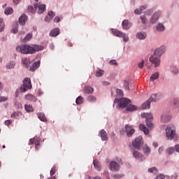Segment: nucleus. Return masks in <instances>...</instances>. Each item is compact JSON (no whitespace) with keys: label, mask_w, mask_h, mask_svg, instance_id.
<instances>
[{"label":"nucleus","mask_w":179,"mask_h":179,"mask_svg":"<svg viewBox=\"0 0 179 179\" xmlns=\"http://www.w3.org/2000/svg\"><path fill=\"white\" fill-rule=\"evenodd\" d=\"M16 50L21 54H35L38 51H43L44 46L40 45H19L17 46Z\"/></svg>","instance_id":"obj_1"},{"label":"nucleus","mask_w":179,"mask_h":179,"mask_svg":"<svg viewBox=\"0 0 179 179\" xmlns=\"http://www.w3.org/2000/svg\"><path fill=\"white\" fill-rule=\"evenodd\" d=\"M114 103H117V106L119 108H125L128 104H130L131 99L128 98H115L114 100Z\"/></svg>","instance_id":"obj_2"},{"label":"nucleus","mask_w":179,"mask_h":179,"mask_svg":"<svg viewBox=\"0 0 179 179\" xmlns=\"http://www.w3.org/2000/svg\"><path fill=\"white\" fill-rule=\"evenodd\" d=\"M141 117L143 118H145L146 126L150 129H152V128H153V123L152 122V120H153V115L149 113H141Z\"/></svg>","instance_id":"obj_3"},{"label":"nucleus","mask_w":179,"mask_h":179,"mask_svg":"<svg viewBox=\"0 0 179 179\" xmlns=\"http://www.w3.org/2000/svg\"><path fill=\"white\" fill-rule=\"evenodd\" d=\"M30 89H31V80H30V78H26L23 80V85L20 87V92L23 93L27 92V90H30Z\"/></svg>","instance_id":"obj_4"},{"label":"nucleus","mask_w":179,"mask_h":179,"mask_svg":"<svg viewBox=\"0 0 179 179\" xmlns=\"http://www.w3.org/2000/svg\"><path fill=\"white\" fill-rule=\"evenodd\" d=\"M166 139L168 141H171L172 139H174L176 137V130L173 129L171 127L167 126L166 129Z\"/></svg>","instance_id":"obj_5"},{"label":"nucleus","mask_w":179,"mask_h":179,"mask_svg":"<svg viewBox=\"0 0 179 179\" xmlns=\"http://www.w3.org/2000/svg\"><path fill=\"white\" fill-rule=\"evenodd\" d=\"M132 145L135 149H137V150H141V147L143 145V138H142L141 136H138L132 143Z\"/></svg>","instance_id":"obj_6"},{"label":"nucleus","mask_w":179,"mask_h":179,"mask_svg":"<svg viewBox=\"0 0 179 179\" xmlns=\"http://www.w3.org/2000/svg\"><path fill=\"white\" fill-rule=\"evenodd\" d=\"M112 33L114 34V36H116V37H122L125 43L129 40L128 36L117 29H113Z\"/></svg>","instance_id":"obj_7"},{"label":"nucleus","mask_w":179,"mask_h":179,"mask_svg":"<svg viewBox=\"0 0 179 179\" xmlns=\"http://www.w3.org/2000/svg\"><path fill=\"white\" fill-rule=\"evenodd\" d=\"M133 157L138 160V162H145L146 160V157L143 154L139 152V151H134L133 152Z\"/></svg>","instance_id":"obj_8"},{"label":"nucleus","mask_w":179,"mask_h":179,"mask_svg":"<svg viewBox=\"0 0 179 179\" xmlns=\"http://www.w3.org/2000/svg\"><path fill=\"white\" fill-rule=\"evenodd\" d=\"M150 61L155 65V68L160 66V57L153 55L150 57Z\"/></svg>","instance_id":"obj_9"},{"label":"nucleus","mask_w":179,"mask_h":179,"mask_svg":"<svg viewBox=\"0 0 179 179\" xmlns=\"http://www.w3.org/2000/svg\"><path fill=\"white\" fill-rule=\"evenodd\" d=\"M109 169L111 171H120L121 166L115 161H111L110 162Z\"/></svg>","instance_id":"obj_10"},{"label":"nucleus","mask_w":179,"mask_h":179,"mask_svg":"<svg viewBox=\"0 0 179 179\" xmlns=\"http://www.w3.org/2000/svg\"><path fill=\"white\" fill-rule=\"evenodd\" d=\"M172 117L173 116L171 115V113H164L161 115V122H169V121H170V120H171Z\"/></svg>","instance_id":"obj_11"},{"label":"nucleus","mask_w":179,"mask_h":179,"mask_svg":"<svg viewBox=\"0 0 179 179\" xmlns=\"http://www.w3.org/2000/svg\"><path fill=\"white\" fill-rule=\"evenodd\" d=\"M125 132L127 136L129 138L135 134V129H133L131 125H125Z\"/></svg>","instance_id":"obj_12"},{"label":"nucleus","mask_w":179,"mask_h":179,"mask_svg":"<svg viewBox=\"0 0 179 179\" xmlns=\"http://www.w3.org/2000/svg\"><path fill=\"white\" fill-rule=\"evenodd\" d=\"M160 11L155 12L151 17L150 20V22L152 23V24L156 23L157 20H159V17H160Z\"/></svg>","instance_id":"obj_13"},{"label":"nucleus","mask_w":179,"mask_h":179,"mask_svg":"<svg viewBox=\"0 0 179 179\" xmlns=\"http://www.w3.org/2000/svg\"><path fill=\"white\" fill-rule=\"evenodd\" d=\"M162 97L163 95H162L161 94H154L150 96L148 101H150V103H152V101L155 102L160 100Z\"/></svg>","instance_id":"obj_14"},{"label":"nucleus","mask_w":179,"mask_h":179,"mask_svg":"<svg viewBox=\"0 0 179 179\" xmlns=\"http://www.w3.org/2000/svg\"><path fill=\"white\" fill-rule=\"evenodd\" d=\"M164 51H166V47L162 46V47L157 48V50H155V51L154 52V55L159 57L160 58V57H162V55H163Z\"/></svg>","instance_id":"obj_15"},{"label":"nucleus","mask_w":179,"mask_h":179,"mask_svg":"<svg viewBox=\"0 0 179 179\" xmlns=\"http://www.w3.org/2000/svg\"><path fill=\"white\" fill-rule=\"evenodd\" d=\"M99 136H100V138H101V141H108V137L107 136V132H106V130L103 129L100 130L99 133Z\"/></svg>","instance_id":"obj_16"},{"label":"nucleus","mask_w":179,"mask_h":179,"mask_svg":"<svg viewBox=\"0 0 179 179\" xmlns=\"http://www.w3.org/2000/svg\"><path fill=\"white\" fill-rule=\"evenodd\" d=\"M34 8L35 9L38 8V13L39 15H41V13H44L45 12V4H41V5H37L34 4Z\"/></svg>","instance_id":"obj_17"},{"label":"nucleus","mask_w":179,"mask_h":179,"mask_svg":"<svg viewBox=\"0 0 179 179\" xmlns=\"http://www.w3.org/2000/svg\"><path fill=\"white\" fill-rule=\"evenodd\" d=\"M27 21V15H26L25 14L22 15L18 20V22L20 24H21V26H24V24H26Z\"/></svg>","instance_id":"obj_18"},{"label":"nucleus","mask_w":179,"mask_h":179,"mask_svg":"<svg viewBox=\"0 0 179 179\" xmlns=\"http://www.w3.org/2000/svg\"><path fill=\"white\" fill-rule=\"evenodd\" d=\"M142 150L145 156H149L150 155V147H149L148 144L144 145V146L142 148Z\"/></svg>","instance_id":"obj_19"},{"label":"nucleus","mask_w":179,"mask_h":179,"mask_svg":"<svg viewBox=\"0 0 179 179\" xmlns=\"http://www.w3.org/2000/svg\"><path fill=\"white\" fill-rule=\"evenodd\" d=\"M140 131H142L145 135H149V129L143 124H141L138 127Z\"/></svg>","instance_id":"obj_20"},{"label":"nucleus","mask_w":179,"mask_h":179,"mask_svg":"<svg viewBox=\"0 0 179 179\" xmlns=\"http://www.w3.org/2000/svg\"><path fill=\"white\" fill-rule=\"evenodd\" d=\"M84 92L86 94H92L94 92V89L90 86H85L84 87Z\"/></svg>","instance_id":"obj_21"},{"label":"nucleus","mask_w":179,"mask_h":179,"mask_svg":"<svg viewBox=\"0 0 179 179\" xmlns=\"http://www.w3.org/2000/svg\"><path fill=\"white\" fill-rule=\"evenodd\" d=\"M25 99L29 100V101H36L37 98L34 95H31V94H27L25 95Z\"/></svg>","instance_id":"obj_22"},{"label":"nucleus","mask_w":179,"mask_h":179,"mask_svg":"<svg viewBox=\"0 0 179 179\" xmlns=\"http://www.w3.org/2000/svg\"><path fill=\"white\" fill-rule=\"evenodd\" d=\"M59 34V28H55L50 32V36L51 37H57Z\"/></svg>","instance_id":"obj_23"},{"label":"nucleus","mask_w":179,"mask_h":179,"mask_svg":"<svg viewBox=\"0 0 179 179\" xmlns=\"http://www.w3.org/2000/svg\"><path fill=\"white\" fill-rule=\"evenodd\" d=\"M40 66V60H38L36 62H34L31 66H30V71H31V72H34L36 69H37V68H38Z\"/></svg>","instance_id":"obj_24"},{"label":"nucleus","mask_w":179,"mask_h":179,"mask_svg":"<svg viewBox=\"0 0 179 179\" xmlns=\"http://www.w3.org/2000/svg\"><path fill=\"white\" fill-rule=\"evenodd\" d=\"M141 110H146L148 108H150V101L148 100L145 102H144L141 106Z\"/></svg>","instance_id":"obj_25"},{"label":"nucleus","mask_w":179,"mask_h":179,"mask_svg":"<svg viewBox=\"0 0 179 179\" xmlns=\"http://www.w3.org/2000/svg\"><path fill=\"white\" fill-rule=\"evenodd\" d=\"M122 24L124 30H128V29L131 27V25L129 24V21H128V20H123Z\"/></svg>","instance_id":"obj_26"},{"label":"nucleus","mask_w":179,"mask_h":179,"mask_svg":"<svg viewBox=\"0 0 179 179\" xmlns=\"http://www.w3.org/2000/svg\"><path fill=\"white\" fill-rule=\"evenodd\" d=\"M136 110H138V106L135 105L129 104L127 107V111L132 112V111H136Z\"/></svg>","instance_id":"obj_27"},{"label":"nucleus","mask_w":179,"mask_h":179,"mask_svg":"<svg viewBox=\"0 0 179 179\" xmlns=\"http://www.w3.org/2000/svg\"><path fill=\"white\" fill-rule=\"evenodd\" d=\"M38 118L43 122H47V117H45V115L43 113H38Z\"/></svg>","instance_id":"obj_28"},{"label":"nucleus","mask_w":179,"mask_h":179,"mask_svg":"<svg viewBox=\"0 0 179 179\" xmlns=\"http://www.w3.org/2000/svg\"><path fill=\"white\" fill-rule=\"evenodd\" d=\"M22 64L24 65L25 68H29L30 66V59L24 57L22 59Z\"/></svg>","instance_id":"obj_29"},{"label":"nucleus","mask_w":179,"mask_h":179,"mask_svg":"<svg viewBox=\"0 0 179 179\" xmlns=\"http://www.w3.org/2000/svg\"><path fill=\"white\" fill-rule=\"evenodd\" d=\"M136 37L139 40H145V38H146V33L139 32V33L137 34Z\"/></svg>","instance_id":"obj_30"},{"label":"nucleus","mask_w":179,"mask_h":179,"mask_svg":"<svg viewBox=\"0 0 179 179\" xmlns=\"http://www.w3.org/2000/svg\"><path fill=\"white\" fill-rule=\"evenodd\" d=\"M93 164L94 169L97 170V171H100L101 170V167L100 166V163L97 162V160L94 159Z\"/></svg>","instance_id":"obj_31"},{"label":"nucleus","mask_w":179,"mask_h":179,"mask_svg":"<svg viewBox=\"0 0 179 179\" xmlns=\"http://www.w3.org/2000/svg\"><path fill=\"white\" fill-rule=\"evenodd\" d=\"M125 175L124 173H115L112 176L113 179H121L124 177Z\"/></svg>","instance_id":"obj_32"},{"label":"nucleus","mask_w":179,"mask_h":179,"mask_svg":"<svg viewBox=\"0 0 179 179\" xmlns=\"http://www.w3.org/2000/svg\"><path fill=\"white\" fill-rule=\"evenodd\" d=\"M85 99L83 98V96H79L76 100V103L78 105H80V104H83V101H84Z\"/></svg>","instance_id":"obj_33"},{"label":"nucleus","mask_w":179,"mask_h":179,"mask_svg":"<svg viewBox=\"0 0 179 179\" xmlns=\"http://www.w3.org/2000/svg\"><path fill=\"white\" fill-rule=\"evenodd\" d=\"M148 171V173H152V174H157L159 170L155 166H153V167L149 168Z\"/></svg>","instance_id":"obj_34"},{"label":"nucleus","mask_w":179,"mask_h":179,"mask_svg":"<svg viewBox=\"0 0 179 179\" xmlns=\"http://www.w3.org/2000/svg\"><path fill=\"white\" fill-rule=\"evenodd\" d=\"M25 110L27 113H33V111H34L33 106L31 105H25Z\"/></svg>","instance_id":"obj_35"},{"label":"nucleus","mask_w":179,"mask_h":179,"mask_svg":"<svg viewBox=\"0 0 179 179\" xmlns=\"http://www.w3.org/2000/svg\"><path fill=\"white\" fill-rule=\"evenodd\" d=\"M156 79H159V73L156 72L155 73L152 74L150 77V80H152V82L156 80Z\"/></svg>","instance_id":"obj_36"},{"label":"nucleus","mask_w":179,"mask_h":179,"mask_svg":"<svg viewBox=\"0 0 179 179\" xmlns=\"http://www.w3.org/2000/svg\"><path fill=\"white\" fill-rule=\"evenodd\" d=\"M87 101H89L90 103H94V101H96V96L90 95L87 98Z\"/></svg>","instance_id":"obj_37"},{"label":"nucleus","mask_w":179,"mask_h":179,"mask_svg":"<svg viewBox=\"0 0 179 179\" xmlns=\"http://www.w3.org/2000/svg\"><path fill=\"white\" fill-rule=\"evenodd\" d=\"M5 30V23L3 22V20L0 18V32L3 31Z\"/></svg>","instance_id":"obj_38"},{"label":"nucleus","mask_w":179,"mask_h":179,"mask_svg":"<svg viewBox=\"0 0 179 179\" xmlns=\"http://www.w3.org/2000/svg\"><path fill=\"white\" fill-rule=\"evenodd\" d=\"M103 75H104V71L103 70H98L96 71L95 76H96V78H101Z\"/></svg>","instance_id":"obj_39"},{"label":"nucleus","mask_w":179,"mask_h":179,"mask_svg":"<svg viewBox=\"0 0 179 179\" xmlns=\"http://www.w3.org/2000/svg\"><path fill=\"white\" fill-rule=\"evenodd\" d=\"M140 19L141 20V23H143V24H148V18H146V16L145 15H141L140 17Z\"/></svg>","instance_id":"obj_40"},{"label":"nucleus","mask_w":179,"mask_h":179,"mask_svg":"<svg viewBox=\"0 0 179 179\" xmlns=\"http://www.w3.org/2000/svg\"><path fill=\"white\" fill-rule=\"evenodd\" d=\"M5 15H12L13 13V8H7L4 11Z\"/></svg>","instance_id":"obj_41"},{"label":"nucleus","mask_w":179,"mask_h":179,"mask_svg":"<svg viewBox=\"0 0 179 179\" xmlns=\"http://www.w3.org/2000/svg\"><path fill=\"white\" fill-rule=\"evenodd\" d=\"M20 115H22V113H13L10 115L11 118H16L17 120V118H19L20 117Z\"/></svg>","instance_id":"obj_42"},{"label":"nucleus","mask_w":179,"mask_h":179,"mask_svg":"<svg viewBox=\"0 0 179 179\" xmlns=\"http://www.w3.org/2000/svg\"><path fill=\"white\" fill-rule=\"evenodd\" d=\"M156 29L157 30V31H163L164 30V25H163L162 24H159L157 26Z\"/></svg>","instance_id":"obj_43"},{"label":"nucleus","mask_w":179,"mask_h":179,"mask_svg":"<svg viewBox=\"0 0 179 179\" xmlns=\"http://www.w3.org/2000/svg\"><path fill=\"white\" fill-rule=\"evenodd\" d=\"M6 68L8 69H12L15 68V62H10V63H8L6 65Z\"/></svg>","instance_id":"obj_44"},{"label":"nucleus","mask_w":179,"mask_h":179,"mask_svg":"<svg viewBox=\"0 0 179 179\" xmlns=\"http://www.w3.org/2000/svg\"><path fill=\"white\" fill-rule=\"evenodd\" d=\"M116 93H117V96H119V97H123L124 96V92L120 89H117L116 90Z\"/></svg>","instance_id":"obj_45"},{"label":"nucleus","mask_w":179,"mask_h":179,"mask_svg":"<svg viewBox=\"0 0 179 179\" xmlns=\"http://www.w3.org/2000/svg\"><path fill=\"white\" fill-rule=\"evenodd\" d=\"M173 107H175V108H178V107H179V99H173Z\"/></svg>","instance_id":"obj_46"},{"label":"nucleus","mask_w":179,"mask_h":179,"mask_svg":"<svg viewBox=\"0 0 179 179\" xmlns=\"http://www.w3.org/2000/svg\"><path fill=\"white\" fill-rule=\"evenodd\" d=\"M167 152L169 155H173L176 152V148L174 147H170L168 148Z\"/></svg>","instance_id":"obj_47"},{"label":"nucleus","mask_w":179,"mask_h":179,"mask_svg":"<svg viewBox=\"0 0 179 179\" xmlns=\"http://www.w3.org/2000/svg\"><path fill=\"white\" fill-rule=\"evenodd\" d=\"M124 86L126 90H129V81H128V80L124 81Z\"/></svg>","instance_id":"obj_48"},{"label":"nucleus","mask_w":179,"mask_h":179,"mask_svg":"<svg viewBox=\"0 0 179 179\" xmlns=\"http://www.w3.org/2000/svg\"><path fill=\"white\" fill-rule=\"evenodd\" d=\"M28 12H30L31 13H36V10L33 7V6H29L27 8Z\"/></svg>","instance_id":"obj_49"},{"label":"nucleus","mask_w":179,"mask_h":179,"mask_svg":"<svg viewBox=\"0 0 179 179\" xmlns=\"http://www.w3.org/2000/svg\"><path fill=\"white\" fill-rule=\"evenodd\" d=\"M48 15L50 17V20L48 21L52 20L54 16H55V14H54V12H52V11H49L48 13Z\"/></svg>","instance_id":"obj_50"},{"label":"nucleus","mask_w":179,"mask_h":179,"mask_svg":"<svg viewBox=\"0 0 179 179\" xmlns=\"http://www.w3.org/2000/svg\"><path fill=\"white\" fill-rule=\"evenodd\" d=\"M31 37H33V36L31 35V34H27V36L24 37V41H29V40H30V38H31Z\"/></svg>","instance_id":"obj_51"},{"label":"nucleus","mask_w":179,"mask_h":179,"mask_svg":"<svg viewBox=\"0 0 179 179\" xmlns=\"http://www.w3.org/2000/svg\"><path fill=\"white\" fill-rule=\"evenodd\" d=\"M145 65V61H142L141 62L138 63V66L140 69H142L143 68V66Z\"/></svg>","instance_id":"obj_52"},{"label":"nucleus","mask_w":179,"mask_h":179,"mask_svg":"<svg viewBox=\"0 0 179 179\" xmlns=\"http://www.w3.org/2000/svg\"><path fill=\"white\" fill-rule=\"evenodd\" d=\"M142 10H143V9L142 8H137V9H136L135 10H134V13L136 14V15H141V13H142Z\"/></svg>","instance_id":"obj_53"},{"label":"nucleus","mask_w":179,"mask_h":179,"mask_svg":"<svg viewBox=\"0 0 179 179\" xmlns=\"http://www.w3.org/2000/svg\"><path fill=\"white\" fill-rule=\"evenodd\" d=\"M14 104L17 108H20L22 107V103H19L17 101H15Z\"/></svg>","instance_id":"obj_54"},{"label":"nucleus","mask_w":179,"mask_h":179,"mask_svg":"<svg viewBox=\"0 0 179 179\" xmlns=\"http://www.w3.org/2000/svg\"><path fill=\"white\" fill-rule=\"evenodd\" d=\"M8 97L7 96H0V103L3 101H7Z\"/></svg>","instance_id":"obj_55"},{"label":"nucleus","mask_w":179,"mask_h":179,"mask_svg":"<svg viewBox=\"0 0 179 179\" xmlns=\"http://www.w3.org/2000/svg\"><path fill=\"white\" fill-rule=\"evenodd\" d=\"M109 64L110 65H118V63H117V61L115 59H112L109 62Z\"/></svg>","instance_id":"obj_56"},{"label":"nucleus","mask_w":179,"mask_h":179,"mask_svg":"<svg viewBox=\"0 0 179 179\" xmlns=\"http://www.w3.org/2000/svg\"><path fill=\"white\" fill-rule=\"evenodd\" d=\"M171 72H173V73H175L176 75V73H178V69H176V67H172Z\"/></svg>","instance_id":"obj_57"},{"label":"nucleus","mask_w":179,"mask_h":179,"mask_svg":"<svg viewBox=\"0 0 179 179\" xmlns=\"http://www.w3.org/2000/svg\"><path fill=\"white\" fill-rule=\"evenodd\" d=\"M55 174V166H53L50 170V176H52Z\"/></svg>","instance_id":"obj_58"},{"label":"nucleus","mask_w":179,"mask_h":179,"mask_svg":"<svg viewBox=\"0 0 179 179\" xmlns=\"http://www.w3.org/2000/svg\"><path fill=\"white\" fill-rule=\"evenodd\" d=\"M12 124V120H7L5 121V124L7 125V127H9Z\"/></svg>","instance_id":"obj_59"},{"label":"nucleus","mask_w":179,"mask_h":179,"mask_svg":"<svg viewBox=\"0 0 179 179\" xmlns=\"http://www.w3.org/2000/svg\"><path fill=\"white\" fill-rule=\"evenodd\" d=\"M35 146H36V150H38V148H37V146H40V140H37L35 141Z\"/></svg>","instance_id":"obj_60"},{"label":"nucleus","mask_w":179,"mask_h":179,"mask_svg":"<svg viewBox=\"0 0 179 179\" xmlns=\"http://www.w3.org/2000/svg\"><path fill=\"white\" fill-rule=\"evenodd\" d=\"M175 150L177 152V153H179V144H176L175 145Z\"/></svg>","instance_id":"obj_61"},{"label":"nucleus","mask_w":179,"mask_h":179,"mask_svg":"<svg viewBox=\"0 0 179 179\" xmlns=\"http://www.w3.org/2000/svg\"><path fill=\"white\" fill-rule=\"evenodd\" d=\"M55 23H58L59 22V17H55L54 19Z\"/></svg>","instance_id":"obj_62"},{"label":"nucleus","mask_w":179,"mask_h":179,"mask_svg":"<svg viewBox=\"0 0 179 179\" xmlns=\"http://www.w3.org/2000/svg\"><path fill=\"white\" fill-rule=\"evenodd\" d=\"M34 143V138H30L29 145H33Z\"/></svg>","instance_id":"obj_63"},{"label":"nucleus","mask_w":179,"mask_h":179,"mask_svg":"<svg viewBox=\"0 0 179 179\" xmlns=\"http://www.w3.org/2000/svg\"><path fill=\"white\" fill-rule=\"evenodd\" d=\"M158 152H159V155L162 154L163 152V147L159 148Z\"/></svg>","instance_id":"obj_64"}]
</instances>
